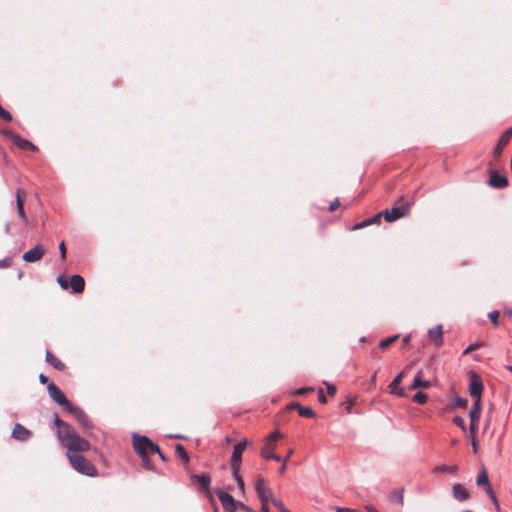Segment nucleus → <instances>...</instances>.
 I'll return each instance as SVG.
<instances>
[{"label": "nucleus", "instance_id": "10", "mask_svg": "<svg viewBox=\"0 0 512 512\" xmlns=\"http://www.w3.org/2000/svg\"><path fill=\"white\" fill-rule=\"evenodd\" d=\"M511 137H512V127L507 129L500 137L498 144L493 151V157L495 160H498L501 157L503 149L509 143Z\"/></svg>", "mask_w": 512, "mask_h": 512}, {"label": "nucleus", "instance_id": "58", "mask_svg": "<svg viewBox=\"0 0 512 512\" xmlns=\"http://www.w3.org/2000/svg\"><path fill=\"white\" fill-rule=\"evenodd\" d=\"M167 437L171 439H185V437L180 434H169Z\"/></svg>", "mask_w": 512, "mask_h": 512}, {"label": "nucleus", "instance_id": "20", "mask_svg": "<svg viewBox=\"0 0 512 512\" xmlns=\"http://www.w3.org/2000/svg\"><path fill=\"white\" fill-rule=\"evenodd\" d=\"M403 493H404V489L403 488L395 489V490L390 492L388 498H389V500L392 503H397L399 505H403V503H404Z\"/></svg>", "mask_w": 512, "mask_h": 512}, {"label": "nucleus", "instance_id": "50", "mask_svg": "<svg viewBox=\"0 0 512 512\" xmlns=\"http://www.w3.org/2000/svg\"><path fill=\"white\" fill-rule=\"evenodd\" d=\"M261 502V510L260 512H269V502L268 500H263Z\"/></svg>", "mask_w": 512, "mask_h": 512}, {"label": "nucleus", "instance_id": "11", "mask_svg": "<svg viewBox=\"0 0 512 512\" xmlns=\"http://www.w3.org/2000/svg\"><path fill=\"white\" fill-rule=\"evenodd\" d=\"M255 490L258 495L260 501L268 500L271 501L272 491L269 487H267L265 480L263 478H259L255 485Z\"/></svg>", "mask_w": 512, "mask_h": 512}, {"label": "nucleus", "instance_id": "1", "mask_svg": "<svg viewBox=\"0 0 512 512\" xmlns=\"http://www.w3.org/2000/svg\"><path fill=\"white\" fill-rule=\"evenodd\" d=\"M54 425L57 429V438L67 451V457L71 466L79 473L94 477L97 476V468L78 452L87 451L90 448L89 442L80 437L76 430L67 422L59 418L57 413L53 414Z\"/></svg>", "mask_w": 512, "mask_h": 512}, {"label": "nucleus", "instance_id": "51", "mask_svg": "<svg viewBox=\"0 0 512 512\" xmlns=\"http://www.w3.org/2000/svg\"><path fill=\"white\" fill-rule=\"evenodd\" d=\"M339 205H340L339 199H335L333 202L330 203L329 211L330 212L335 211L339 207Z\"/></svg>", "mask_w": 512, "mask_h": 512}, {"label": "nucleus", "instance_id": "48", "mask_svg": "<svg viewBox=\"0 0 512 512\" xmlns=\"http://www.w3.org/2000/svg\"><path fill=\"white\" fill-rule=\"evenodd\" d=\"M57 281H58L59 285L61 286V288H63V289H67L68 288L69 283L62 276L58 277Z\"/></svg>", "mask_w": 512, "mask_h": 512}, {"label": "nucleus", "instance_id": "31", "mask_svg": "<svg viewBox=\"0 0 512 512\" xmlns=\"http://www.w3.org/2000/svg\"><path fill=\"white\" fill-rule=\"evenodd\" d=\"M233 478L237 483L239 494L244 495L245 494V483H244L243 478L241 477V475L233 476Z\"/></svg>", "mask_w": 512, "mask_h": 512}, {"label": "nucleus", "instance_id": "60", "mask_svg": "<svg viewBox=\"0 0 512 512\" xmlns=\"http://www.w3.org/2000/svg\"><path fill=\"white\" fill-rule=\"evenodd\" d=\"M411 340V335L408 334V335H405L402 339V342H403V345H407Z\"/></svg>", "mask_w": 512, "mask_h": 512}, {"label": "nucleus", "instance_id": "45", "mask_svg": "<svg viewBox=\"0 0 512 512\" xmlns=\"http://www.w3.org/2000/svg\"><path fill=\"white\" fill-rule=\"evenodd\" d=\"M325 384L327 386V393H328V395H330V396L335 395V393L337 391L336 387L333 384H330V383H325Z\"/></svg>", "mask_w": 512, "mask_h": 512}, {"label": "nucleus", "instance_id": "14", "mask_svg": "<svg viewBox=\"0 0 512 512\" xmlns=\"http://www.w3.org/2000/svg\"><path fill=\"white\" fill-rule=\"evenodd\" d=\"M12 438L18 441H25L31 436V432L23 425L17 423L12 430Z\"/></svg>", "mask_w": 512, "mask_h": 512}, {"label": "nucleus", "instance_id": "19", "mask_svg": "<svg viewBox=\"0 0 512 512\" xmlns=\"http://www.w3.org/2000/svg\"><path fill=\"white\" fill-rule=\"evenodd\" d=\"M248 442L246 439L238 442L234 447H233V452H232V455H231V460H235V461H242V453L244 451V449L246 448Z\"/></svg>", "mask_w": 512, "mask_h": 512}, {"label": "nucleus", "instance_id": "53", "mask_svg": "<svg viewBox=\"0 0 512 512\" xmlns=\"http://www.w3.org/2000/svg\"><path fill=\"white\" fill-rule=\"evenodd\" d=\"M470 439H471L473 453L476 454L478 452V444H477L476 438L473 436V437H470Z\"/></svg>", "mask_w": 512, "mask_h": 512}, {"label": "nucleus", "instance_id": "56", "mask_svg": "<svg viewBox=\"0 0 512 512\" xmlns=\"http://www.w3.org/2000/svg\"><path fill=\"white\" fill-rule=\"evenodd\" d=\"M318 400H319V402H320V403H322V404H324V403H326V402H327V398H326V396L323 394V391H322V390H320V391H319Z\"/></svg>", "mask_w": 512, "mask_h": 512}, {"label": "nucleus", "instance_id": "59", "mask_svg": "<svg viewBox=\"0 0 512 512\" xmlns=\"http://www.w3.org/2000/svg\"><path fill=\"white\" fill-rule=\"evenodd\" d=\"M365 509L367 512H379L374 506L372 505H366Z\"/></svg>", "mask_w": 512, "mask_h": 512}, {"label": "nucleus", "instance_id": "28", "mask_svg": "<svg viewBox=\"0 0 512 512\" xmlns=\"http://www.w3.org/2000/svg\"><path fill=\"white\" fill-rule=\"evenodd\" d=\"M175 451H176V454L179 456V458L184 461V462H188L189 461V456L184 448L183 445L181 444H177L175 446Z\"/></svg>", "mask_w": 512, "mask_h": 512}, {"label": "nucleus", "instance_id": "25", "mask_svg": "<svg viewBox=\"0 0 512 512\" xmlns=\"http://www.w3.org/2000/svg\"><path fill=\"white\" fill-rule=\"evenodd\" d=\"M476 483L478 486H484L485 488L491 485L489 482L487 471L485 469L479 472L476 479Z\"/></svg>", "mask_w": 512, "mask_h": 512}, {"label": "nucleus", "instance_id": "36", "mask_svg": "<svg viewBox=\"0 0 512 512\" xmlns=\"http://www.w3.org/2000/svg\"><path fill=\"white\" fill-rule=\"evenodd\" d=\"M281 437L278 431L271 432L265 439L266 443L275 444V442Z\"/></svg>", "mask_w": 512, "mask_h": 512}, {"label": "nucleus", "instance_id": "55", "mask_svg": "<svg viewBox=\"0 0 512 512\" xmlns=\"http://www.w3.org/2000/svg\"><path fill=\"white\" fill-rule=\"evenodd\" d=\"M262 449H268V453H274L275 444H269L265 442V445Z\"/></svg>", "mask_w": 512, "mask_h": 512}, {"label": "nucleus", "instance_id": "35", "mask_svg": "<svg viewBox=\"0 0 512 512\" xmlns=\"http://www.w3.org/2000/svg\"><path fill=\"white\" fill-rule=\"evenodd\" d=\"M230 462H231V473H232V476L240 475L239 472H240L241 462L242 461L230 460Z\"/></svg>", "mask_w": 512, "mask_h": 512}, {"label": "nucleus", "instance_id": "24", "mask_svg": "<svg viewBox=\"0 0 512 512\" xmlns=\"http://www.w3.org/2000/svg\"><path fill=\"white\" fill-rule=\"evenodd\" d=\"M431 386V382L428 381V380H422L420 379L419 375H417L412 384H411V389L414 390V389H417V388H428Z\"/></svg>", "mask_w": 512, "mask_h": 512}, {"label": "nucleus", "instance_id": "41", "mask_svg": "<svg viewBox=\"0 0 512 512\" xmlns=\"http://www.w3.org/2000/svg\"><path fill=\"white\" fill-rule=\"evenodd\" d=\"M499 315H500V313H499V311H497V310H494V311H492V312H490V313L488 314L489 319L491 320V322H492L495 326H497V325H498V318H499Z\"/></svg>", "mask_w": 512, "mask_h": 512}, {"label": "nucleus", "instance_id": "34", "mask_svg": "<svg viewBox=\"0 0 512 512\" xmlns=\"http://www.w3.org/2000/svg\"><path fill=\"white\" fill-rule=\"evenodd\" d=\"M382 217H384L383 211L377 213L376 215H374L373 217H371L369 219H366L365 224H368V225L378 224V223H380Z\"/></svg>", "mask_w": 512, "mask_h": 512}, {"label": "nucleus", "instance_id": "26", "mask_svg": "<svg viewBox=\"0 0 512 512\" xmlns=\"http://www.w3.org/2000/svg\"><path fill=\"white\" fill-rule=\"evenodd\" d=\"M458 470V467L456 465H438L434 468V472H446L450 474H456Z\"/></svg>", "mask_w": 512, "mask_h": 512}, {"label": "nucleus", "instance_id": "43", "mask_svg": "<svg viewBox=\"0 0 512 512\" xmlns=\"http://www.w3.org/2000/svg\"><path fill=\"white\" fill-rule=\"evenodd\" d=\"M139 457H140V458H141V460H142L143 466H144L146 469H151L150 459H149L148 454H142V455H139Z\"/></svg>", "mask_w": 512, "mask_h": 512}, {"label": "nucleus", "instance_id": "2", "mask_svg": "<svg viewBox=\"0 0 512 512\" xmlns=\"http://www.w3.org/2000/svg\"><path fill=\"white\" fill-rule=\"evenodd\" d=\"M47 391L53 401L63 406L66 410H68L73 405V403L66 397L64 392L56 384L48 383Z\"/></svg>", "mask_w": 512, "mask_h": 512}, {"label": "nucleus", "instance_id": "7", "mask_svg": "<svg viewBox=\"0 0 512 512\" xmlns=\"http://www.w3.org/2000/svg\"><path fill=\"white\" fill-rule=\"evenodd\" d=\"M45 254V248L43 245L38 244L32 249L26 251L23 254V260L27 263H34L39 261Z\"/></svg>", "mask_w": 512, "mask_h": 512}, {"label": "nucleus", "instance_id": "22", "mask_svg": "<svg viewBox=\"0 0 512 512\" xmlns=\"http://www.w3.org/2000/svg\"><path fill=\"white\" fill-rule=\"evenodd\" d=\"M480 412H481V404H480V400L479 399H476L470 409V412H469V417H470V420H476L478 421L479 418H480Z\"/></svg>", "mask_w": 512, "mask_h": 512}, {"label": "nucleus", "instance_id": "3", "mask_svg": "<svg viewBox=\"0 0 512 512\" xmlns=\"http://www.w3.org/2000/svg\"><path fill=\"white\" fill-rule=\"evenodd\" d=\"M214 493L217 495L226 512H236L239 502H237L233 496L221 488H214Z\"/></svg>", "mask_w": 512, "mask_h": 512}, {"label": "nucleus", "instance_id": "38", "mask_svg": "<svg viewBox=\"0 0 512 512\" xmlns=\"http://www.w3.org/2000/svg\"><path fill=\"white\" fill-rule=\"evenodd\" d=\"M312 392H314L313 387H300L294 391V394L295 395H304V394H308V393H312Z\"/></svg>", "mask_w": 512, "mask_h": 512}, {"label": "nucleus", "instance_id": "52", "mask_svg": "<svg viewBox=\"0 0 512 512\" xmlns=\"http://www.w3.org/2000/svg\"><path fill=\"white\" fill-rule=\"evenodd\" d=\"M11 265V260L9 258H4L0 260V268H7Z\"/></svg>", "mask_w": 512, "mask_h": 512}, {"label": "nucleus", "instance_id": "30", "mask_svg": "<svg viewBox=\"0 0 512 512\" xmlns=\"http://www.w3.org/2000/svg\"><path fill=\"white\" fill-rule=\"evenodd\" d=\"M261 456L267 460H275L277 462L282 461V458L275 453H268V449L261 450Z\"/></svg>", "mask_w": 512, "mask_h": 512}, {"label": "nucleus", "instance_id": "57", "mask_svg": "<svg viewBox=\"0 0 512 512\" xmlns=\"http://www.w3.org/2000/svg\"><path fill=\"white\" fill-rule=\"evenodd\" d=\"M39 381L41 384H47L48 385V377L44 374L39 375Z\"/></svg>", "mask_w": 512, "mask_h": 512}, {"label": "nucleus", "instance_id": "42", "mask_svg": "<svg viewBox=\"0 0 512 512\" xmlns=\"http://www.w3.org/2000/svg\"><path fill=\"white\" fill-rule=\"evenodd\" d=\"M468 404V400L466 398H462L460 396L455 397V405L461 408H465Z\"/></svg>", "mask_w": 512, "mask_h": 512}, {"label": "nucleus", "instance_id": "49", "mask_svg": "<svg viewBox=\"0 0 512 512\" xmlns=\"http://www.w3.org/2000/svg\"><path fill=\"white\" fill-rule=\"evenodd\" d=\"M238 508L244 512H256L252 508H250L249 506L244 504L243 502H239Z\"/></svg>", "mask_w": 512, "mask_h": 512}, {"label": "nucleus", "instance_id": "4", "mask_svg": "<svg viewBox=\"0 0 512 512\" xmlns=\"http://www.w3.org/2000/svg\"><path fill=\"white\" fill-rule=\"evenodd\" d=\"M410 204L405 202L400 206L392 207L391 209H386L383 211L384 218L387 222L396 221L409 213Z\"/></svg>", "mask_w": 512, "mask_h": 512}, {"label": "nucleus", "instance_id": "21", "mask_svg": "<svg viewBox=\"0 0 512 512\" xmlns=\"http://www.w3.org/2000/svg\"><path fill=\"white\" fill-rule=\"evenodd\" d=\"M16 205H17V213H18L19 218L24 223H27V217H26L25 211H24V201L20 197V190H18L16 193Z\"/></svg>", "mask_w": 512, "mask_h": 512}, {"label": "nucleus", "instance_id": "54", "mask_svg": "<svg viewBox=\"0 0 512 512\" xmlns=\"http://www.w3.org/2000/svg\"><path fill=\"white\" fill-rule=\"evenodd\" d=\"M336 511L337 512H359V511H357L355 509L346 508V507H337Z\"/></svg>", "mask_w": 512, "mask_h": 512}, {"label": "nucleus", "instance_id": "13", "mask_svg": "<svg viewBox=\"0 0 512 512\" xmlns=\"http://www.w3.org/2000/svg\"><path fill=\"white\" fill-rule=\"evenodd\" d=\"M10 134H11V141L18 148H20L22 150H30V151H33V152L38 150L37 146H35L30 141L21 138L19 135L15 134V133H10Z\"/></svg>", "mask_w": 512, "mask_h": 512}, {"label": "nucleus", "instance_id": "39", "mask_svg": "<svg viewBox=\"0 0 512 512\" xmlns=\"http://www.w3.org/2000/svg\"><path fill=\"white\" fill-rule=\"evenodd\" d=\"M469 430H470L469 437H473V436L475 437L477 430H478V421L470 420Z\"/></svg>", "mask_w": 512, "mask_h": 512}, {"label": "nucleus", "instance_id": "6", "mask_svg": "<svg viewBox=\"0 0 512 512\" xmlns=\"http://www.w3.org/2000/svg\"><path fill=\"white\" fill-rule=\"evenodd\" d=\"M483 391V383L480 379V377L472 372L470 375V383H469V392L470 395L476 399H481V394Z\"/></svg>", "mask_w": 512, "mask_h": 512}, {"label": "nucleus", "instance_id": "5", "mask_svg": "<svg viewBox=\"0 0 512 512\" xmlns=\"http://www.w3.org/2000/svg\"><path fill=\"white\" fill-rule=\"evenodd\" d=\"M133 447L138 455L148 454L150 447V439L147 436L134 434Z\"/></svg>", "mask_w": 512, "mask_h": 512}, {"label": "nucleus", "instance_id": "18", "mask_svg": "<svg viewBox=\"0 0 512 512\" xmlns=\"http://www.w3.org/2000/svg\"><path fill=\"white\" fill-rule=\"evenodd\" d=\"M193 479L197 480V482L199 483L200 487L203 488L204 490H207V493L209 494V486L211 484V476L210 474L204 472V473H201V474H194L192 476Z\"/></svg>", "mask_w": 512, "mask_h": 512}, {"label": "nucleus", "instance_id": "64", "mask_svg": "<svg viewBox=\"0 0 512 512\" xmlns=\"http://www.w3.org/2000/svg\"><path fill=\"white\" fill-rule=\"evenodd\" d=\"M158 456L160 457V459H161L162 461H166V460H167V459H166V457H165V455H164L161 451H160V454H158Z\"/></svg>", "mask_w": 512, "mask_h": 512}, {"label": "nucleus", "instance_id": "40", "mask_svg": "<svg viewBox=\"0 0 512 512\" xmlns=\"http://www.w3.org/2000/svg\"><path fill=\"white\" fill-rule=\"evenodd\" d=\"M271 503L279 510V512H283V511L287 510V508L284 506L283 502H281L280 500L271 498Z\"/></svg>", "mask_w": 512, "mask_h": 512}, {"label": "nucleus", "instance_id": "8", "mask_svg": "<svg viewBox=\"0 0 512 512\" xmlns=\"http://www.w3.org/2000/svg\"><path fill=\"white\" fill-rule=\"evenodd\" d=\"M67 411L71 413L78 421V423L82 425L84 428L89 429L93 427L92 422L88 419L84 411L78 406L73 404Z\"/></svg>", "mask_w": 512, "mask_h": 512}, {"label": "nucleus", "instance_id": "37", "mask_svg": "<svg viewBox=\"0 0 512 512\" xmlns=\"http://www.w3.org/2000/svg\"><path fill=\"white\" fill-rule=\"evenodd\" d=\"M453 423L457 425L461 430H466L465 421L461 416H454L452 419Z\"/></svg>", "mask_w": 512, "mask_h": 512}, {"label": "nucleus", "instance_id": "61", "mask_svg": "<svg viewBox=\"0 0 512 512\" xmlns=\"http://www.w3.org/2000/svg\"><path fill=\"white\" fill-rule=\"evenodd\" d=\"M286 468H287V465H286V460L283 461V464L280 466L279 468V473L280 474H283L285 471H286Z\"/></svg>", "mask_w": 512, "mask_h": 512}, {"label": "nucleus", "instance_id": "27", "mask_svg": "<svg viewBox=\"0 0 512 512\" xmlns=\"http://www.w3.org/2000/svg\"><path fill=\"white\" fill-rule=\"evenodd\" d=\"M298 413L301 417L312 418L315 416V412L310 407H304L300 404H296Z\"/></svg>", "mask_w": 512, "mask_h": 512}, {"label": "nucleus", "instance_id": "15", "mask_svg": "<svg viewBox=\"0 0 512 512\" xmlns=\"http://www.w3.org/2000/svg\"><path fill=\"white\" fill-rule=\"evenodd\" d=\"M428 335L430 339L435 343L436 346H439L443 343V329L442 325L439 324L434 328L429 329Z\"/></svg>", "mask_w": 512, "mask_h": 512}, {"label": "nucleus", "instance_id": "63", "mask_svg": "<svg viewBox=\"0 0 512 512\" xmlns=\"http://www.w3.org/2000/svg\"><path fill=\"white\" fill-rule=\"evenodd\" d=\"M10 133H13V132L10 131V130H4L3 131V134L11 139V134Z\"/></svg>", "mask_w": 512, "mask_h": 512}, {"label": "nucleus", "instance_id": "33", "mask_svg": "<svg viewBox=\"0 0 512 512\" xmlns=\"http://www.w3.org/2000/svg\"><path fill=\"white\" fill-rule=\"evenodd\" d=\"M427 400H428V397L423 392H417L413 396V401L418 404H425L427 402Z\"/></svg>", "mask_w": 512, "mask_h": 512}, {"label": "nucleus", "instance_id": "9", "mask_svg": "<svg viewBox=\"0 0 512 512\" xmlns=\"http://www.w3.org/2000/svg\"><path fill=\"white\" fill-rule=\"evenodd\" d=\"M488 184L492 188L503 189L508 186V179L506 176L499 174L496 170H490Z\"/></svg>", "mask_w": 512, "mask_h": 512}, {"label": "nucleus", "instance_id": "12", "mask_svg": "<svg viewBox=\"0 0 512 512\" xmlns=\"http://www.w3.org/2000/svg\"><path fill=\"white\" fill-rule=\"evenodd\" d=\"M451 494L452 497L459 502L467 501L470 498L469 491L460 483H456L452 486Z\"/></svg>", "mask_w": 512, "mask_h": 512}, {"label": "nucleus", "instance_id": "16", "mask_svg": "<svg viewBox=\"0 0 512 512\" xmlns=\"http://www.w3.org/2000/svg\"><path fill=\"white\" fill-rule=\"evenodd\" d=\"M70 286L73 293H81L85 287L84 278L78 274L70 278Z\"/></svg>", "mask_w": 512, "mask_h": 512}, {"label": "nucleus", "instance_id": "47", "mask_svg": "<svg viewBox=\"0 0 512 512\" xmlns=\"http://www.w3.org/2000/svg\"><path fill=\"white\" fill-rule=\"evenodd\" d=\"M149 451H150V452H153V453L160 454V448H159V446H158L156 443H153L151 440H150V447H149Z\"/></svg>", "mask_w": 512, "mask_h": 512}, {"label": "nucleus", "instance_id": "17", "mask_svg": "<svg viewBox=\"0 0 512 512\" xmlns=\"http://www.w3.org/2000/svg\"><path fill=\"white\" fill-rule=\"evenodd\" d=\"M46 362L53 366L58 371H64L66 365L58 359L54 354H52L49 350L46 351Z\"/></svg>", "mask_w": 512, "mask_h": 512}, {"label": "nucleus", "instance_id": "46", "mask_svg": "<svg viewBox=\"0 0 512 512\" xmlns=\"http://www.w3.org/2000/svg\"><path fill=\"white\" fill-rule=\"evenodd\" d=\"M59 251H60V256H61V259H65L66 258V247H65V243L64 241H62L60 244H59Z\"/></svg>", "mask_w": 512, "mask_h": 512}, {"label": "nucleus", "instance_id": "44", "mask_svg": "<svg viewBox=\"0 0 512 512\" xmlns=\"http://www.w3.org/2000/svg\"><path fill=\"white\" fill-rule=\"evenodd\" d=\"M480 347V345L478 343H473V344H470L464 351H463V354L464 355H467L468 353H470L471 351H474L476 349H478Z\"/></svg>", "mask_w": 512, "mask_h": 512}, {"label": "nucleus", "instance_id": "32", "mask_svg": "<svg viewBox=\"0 0 512 512\" xmlns=\"http://www.w3.org/2000/svg\"><path fill=\"white\" fill-rule=\"evenodd\" d=\"M485 491H486L487 495L489 496V498L491 499V501L493 502V504L495 505V507L497 509H499V502L497 500V497L495 496L492 486L491 485L487 486L485 488Z\"/></svg>", "mask_w": 512, "mask_h": 512}, {"label": "nucleus", "instance_id": "23", "mask_svg": "<svg viewBox=\"0 0 512 512\" xmlns=\"http://www.w3.org/2000/svg\"><path fill=\"white\" fill-rule=\"evenodd\" d=\"M404 372L402 371L399 373L393 381L389 385V389L391 393H397L398 395H403V388H400L398 391H396V387L400 384L401 378L403 377Z\"/></svg>", "mask_w": 512, "mask_h": 512}, {"label": "nucleus", "instance_id": "29", "mask_svg": "<svg viewBox=\"0 0 512 512\" xmlns=\"http://www.w3.org/2000/svg\"><path fill=\"white\" fill-rule=\"evenodd\" d=\"M398 338H399V335L396 334V335H393V336L388 337L386 339H383V340L380 341L379 347L381 349H385V348L389 347L392 343H394Z\"/></svg>", "mask_w": 512, "mask_h": 512}, {"label": "nucleus", "instance_id": "62", "mask_svg": "<svg viewBox=\"0 0 512 512\" xmlns=\"http://www.w3.org/2000/svg\"><path fill=\"white\" fill-rule=\"evenodd\" d=\"M368 226V224H365V220L360 222V223H357L355 226H354V229H360V228H363V227H366Z\"/></svg>", "mask_w": 512, "mask_h": 512}]
</instances>
